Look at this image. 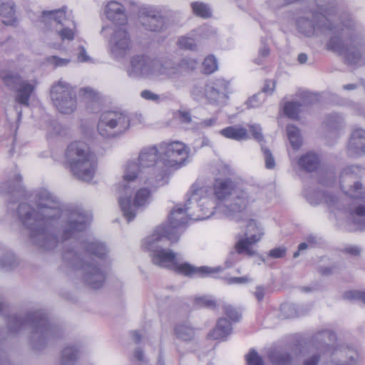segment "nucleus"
I'll use <instances>...</instances> for the list:
<instances>
[{
  "label": "nucleus",
  "mask_w": 365,
  "mask_h": 365,
  "mask_svg": "<svg viewBox=\"0 0 365 365\" xmlns=\"http://www.w3.org/2000/svg\"><path fill=\"white\" fill-rule=\"evenodd\" d=\"M18 264L14 255L11 252L6 253L0 259V267L6 270L16 267Z\"/></svg>",
  "instance_id": "43"
},
{
  "label": "nucleus",
  "mask_w": 365,
  "mask_h": 365,
  "mask_svg": "<svg viewBox=\"0 0 365 365\" xmlns=\"http://www.w3.org/2000/svg\"><path fill=\"white\" fill-rule=\"evenodd\" d=\"M265 289L262 286H258L256 287V291L255 292V296L257 299L260 302L263 299L264 296Z\"/></svg>",
  "instance_id": "63"
},
{
  "label": "nucleus",
  "mask_w": 365,
  "mask_h": 365,
  "mask_svg": "<svg viewBox=\"0 0 365 365\" xmlns=\"http://www.w3.org/2000/svg\"><path fill=\"white\" fill-rule=\"evenodd\" d=\"M298 164L302 169L312 172L319 166V158L317 154L309 152L299 158Z\"/></svg>",
  "instance_id": "36"
},
{
  "label": "nucleus",
  "mask_w": 365,
  "mask_h": 365,
  "mask_svg": "<svg viewBox=\"0 0 365 365\" xmlns=\"http://www.w3.org/2000/svg\"><path fill=\"white\" fill-rule=\"evenodd\" d=\"M174 331L176 337L184 341H190L195 336V329L187 323L175 325Z\"/></svg>",
  "instance_id": "37"
},
{
  "label": "nucleus",
  "mask_w": 365,
  "mask_h": 365,
  "mask_svg": "<svg viewBox=\"0 0 365 365\" xmlns=\"http://www.w3.org/2000/svg\"><path fill=\"white\" fill-rule=\"evenodd\" d=\"M69 58H63L56 56H52L48 58V62L54 67L65 66L70 63Z\"/></svg>",
  "instance_id": "51"
},
{
  "label": "nucleus",
  "mask_w": 365,
  "mask_h": 365,
  "mask_svg": "<svg viewBox=\"0 0 365 365\" xmlns=\"http://www.w3.org/2000/svg\"><path fill=\"white\" fill-rule=\"evenodd\" d=\"M175 115L180 123L185 125H190L192 122L191 114L188 111L178 110Z\"/></svg>",
  "instance_id": "53"
},
{
  "label": "nucleus",
  "mask_w": 365,
  "mask_h": 365,
  "mask_svg": "<svg viewBox=\"0 0 365 365\" xmlns=\"http://www.w3.org/2000/svg\"><path fill=\"white\" fill-rule=\"evenodd\" d=\"M217 62L212 55L206 57L202 63V69L205 73L211 74L217 70Z\"/></svg>",
  "instance_id": "44"
},
{
  "label": "nucleus",
  "mask_w": 365,
  "mask_h": 365,
  "mask_svg": "<svg viewBox=\"0 0 365 365\" xmlns=\"http://www.w3.org/2000/svg\"><path fill=\"white\" fill-rule=\"evenodd\" d=\"M334 354L337 356H344L346 360L331 361L327 365H356L359 361V355L354 349L344 348L336 350Z\"/></svg>",
  "instance_id": "30"
},
{
  "label": "nucleus",
  "mask_w": 365,
  "mask_h": 365,
  "mask_svg": "<svg viewBox=\"0 0 365 365\" xmlns=\"http://www.w3.org/2000/svg\"><path fill=\"white\" fill-rule=\"evenodd\" d=\"M250 130L252 133V137L258 142L264 140V136L262 133V128L259 125L252 124L249 125Z\"/></svg>",
  "instance_id": "52"
},
{
  "label": "nucleus",
  "mask_w": 365,
  "mask_h": 365,
  "mask_svg": "<svg viewBox=\"0 0 365 365\" xmlns=\"http://www.w3.org/2000/svg\"><path fill=\"white\" fill-rule=\"evenodd\" d=\"M193 14L203 19H207L212 16V10L208 4L200 1L191 3Z\"/></svg>",
  "instance_id": "39"
},
{
  "label": "nucleus",
  "mask_w": 365,
  "mask_h": 365,
  "mask_svg": "<svg viewBox=\"0 0 365 365\" xmlns=\"http://www.w3.org/2000/svg\"><path fill=\"white\" fill-rule=\"evenodd\" d=\"M139 19L143 28L149 31L162 32L168 26L166 18L155 10L148 9L143 10Z\"/></svg>",
  "instance_id": "21"
},
{
  "label": "nucleus",
  "mask_w": 365,
  "mask_h": 365,
  "mask_svg": "<svg viewBox=\"0 0 365 365\" xmlns=\"http://www.w3.org/2000/svg\"><path fill=\"white\" fill-rule=\"evenodd\" d=\"M344 297L349 299H355L365 304V292L361 291H349L345 292Z\"/></svg>",
  "instance_id": "48"
},
{
  "label": "nucleus",
  "mask_w": 365,
  "mask_h": 365,
  "mask_svg": "<svg viewBox=\"0 0 365 365\" xmlns=\"http://www.w3.org/2000/svg\"><path fill=\"white\" fill-rule=\"evenodd\" d=\"M80 350L75 346H67L61 352V365H75L79 359Z\"/></svg>",
  "instance_id": "35"
},
{
  "label": "nucleus",
  "mask_w": 365,
  "mask_h": 365,
  "mask_svg": "<svg viewBox=\"0 0 365 365\" xmlns=\"http://www.w3.org/2000/svg\"><path fill=\"white\" fill-rule=\"evenodd\" d=\"M249 203V197L247 192L239 190L233 192L224 204L222 212L228 217L235 218L238 214L242 213Z\"/></svg>",
  "instance_id": "22"
},
{
  "label": "nucleus",
  "mask_w": 365,
  "mask_h": 365,
  "mask_svg": "<svg viewBox=\"0 0 365 365\" xmlns=\"http://www.w3.org/2000/svg\"><path fill=\"white\" fill-rule=\"evenodd\" d=\"M302 312L299 311L294 304L284 303L280 307V317L282 319H289L299 317Z\"/></svg>",
  "instance_id": "40"
},
{
  "label": "nucleus",
  "mask_w": 365,
  "mask_h": 365,
  "mask_svg": "<svg viewBox=\"0 0 365 365\" xmlns=\"http://www.w3.org/2000/svg\"><path fill=\"white\" fill-rule=\"evenodd\" d=\"M287 136L293 148L299 149L302 144L299 130L294 125H289L287 127Z\"/></svg>",
  "instance_id": "38"
},
{
  "label": "nucleus",
  "mask_w": 365,
  "mask_h": 365,
  "mask_svg": "<svg viewBox=\"0 0 365 365\" xmlns=\"http://www.w3.org/2000/svg\"><path fill=\"white\" fill-rule=\"evenodd\" d=\"M213 190L215 201L219 200L225 202L232 196L234 192L239 190L235 189L234 182L230 179L217 180Z\"/></svg>",
  "instance_id": "27"
},
{
  "label": "nucleus",
  "mask_w": 365,
  "mask_h": 365,
  "mask_svg": "<svg viewBox=\"0 0 365 365\" xmlns=\"http://www.w3.org/2000/svg\"><path fill=\"white\" fill-rule=\"evenodd\" d=\"M186 202L192 206L191 216L197 219H206L214 213L216 203L213 187L205 185L200 182H195L187 193Z\"/></svg>",
  "instance_id": "9"
},
{
  "label": "nucleus",
  "mask_w": 365,
  "mask_h": 365,
  "mask_svg": "<svg viewBox=\"0 0 365 365\" xmlns=\"http://www.w3.org/2000/svg\"><path fill=\"white\" fill-rule=\"evenodd\" d=\"M232 328L230 322L226 319L218 320L216 327L210 333L214 339H224L232 332Z\"/></svg>",
  "instance_id": "33"
},
{
  "label": "nucleus",
  "mask_w": 365,
  "mask_h": 365,
  "mask_svg": "<svg viewBox=\"0 0 365 365\" xmlns=\"http://www.w3.org/2000/svg\"><path fill=\"white\" fill-rule=\"evenodd\" d=\"M41 21L54 29L62 40H72L74 37V21L66 16L64 9L43 11Z\"/></svg>",
  "instance_id": "14"
},
{
  "label": "nucleus",
  "mask_w": 365,
  "mask_h": 365,
  "mask_svg": "<svg viewBox=\"0 0 365 365\" xmlns=\"http://www.w3.org/2000/svg\"><path fill=\"white\" fill-rule=\"evenodd\" d=\"M205 92L210 103L224 104L229 98L230 82L224 78L210 80L205 85Z\"/></svg>",
  "instance_id": "19"
},
{
  "label": "nucleus",
  "mask_w": 365,
  "mask_h": 365,
  "mask_svg": "<svg viewBox=\"0 0 365 365\" xmlns=\"http://www.w3.org/2000/svg\"><path fill=\"white\" fill-rule=\"evenodd\" d=\"M325 123L329 128L335 129L343 123V118L336 113H331L327 115Z\"/></svg>",
  "instance_id": "45"
},
{
  "label": "nucleus",
  "mask_w": 365,
  "mask_h": 365,
  "mask_svg": "<svg viewBox=\"0 0 365 365\" xmlns=\"http://www.w3.org/2000/svg\"><path fill=\"white\" fill-rule=\"evenodd\" d=\"M123 179V185L120 190L119 205L123 216L128 222L133 220L136 215V209L144 207L150 202V191L147 188H140L135 192V197L132 202L131 195L133 190L129 184Z\"/></svg>",
  "instance_id": "11"
},
{
  "label": "nucleus",
  "mask_w": 365,
  "mask_h": 365,
  "mask_svg": "<svg viewBox=\"0 0 365 365\" xmlns=\"http://www.w3.org/2000/svg\"><path fill=\"white\" fill-rule=\"evenodd\" d=\"M347 154L351 158L365 154V130L357 128L353 130L347 145Z\"/></svg>",
  "instance_id": "24"
},
{
  "label": "nucleus",
  "mask_w": 365,
  "mask_h": 365,
  "mask_svg": "<svg viewBox=\"0 0 365 365\" xmlns=\"http://www.w3.org/2000/svg\"><path fill=\"white\" fill-rule=\"evenodd\" d=\"M1 192L9 194L15 200H19L26 197V191L21 185V176L15 173L14 179L2 183L0 187Z\"/></svg>",
  "instance_id": "26"
},
{
  "label": "nucleus",
  "mask_w": 365,
  "mask_h": 365,
  "mask_svg": "<svg viewBox=\"0 0 365 365\" xmlns=\"http://www.w3.org/2000/svg\"><path fill=\"white\" fill-rule=\"evenodd\" d=\"M224 311L225 314L233 322H237L241 317L239 312L230 305H225Z\"/></svg>",
  "instance_id": "50"
},
{
  "label": "nucleus",
  "mask_w": 365,
  "mask_h": 365,
  "mask_svg": "<svg viewBox=\"0 0 365 365\" xmlns=\"http://www.w3.org/2000/svg\"><path fill=\"white\" fill-rule=\"evenodd\" d=\"M106 252V245L98 241L73 242L63 252L62 269L66 267L74 270L81 269L85 282L93 289L100 288L106 280V273L93 257L103 258Z\"/></svg>",
  "instance_id": "3"
},
{
  "label": "nucleus",
  "mask_w": 365,
  "mask_h": 365,
  "mask_svg": "<svg viewBox=\"0 0 365 365\" xmlns=\"http://www.w3.org/2000/svg\"><path fill=\"white\" fill-rule=\"evenodd\" d=\"M160 158V148L156 146L146 147L141 150L138 156L139 164L130 161L126 165L123 178L128 182L138 179L150 187L162 186L167 183V171L156 165Z\"/></svg>",
  "instance_id": "5"
},
{
  "label": "nucleus",
  "mask_w": 365,
  "mask_h": 365,
  "mask_svg": "<svg viewBox=\"0 0 365 365\" xmlns=\"http://www.w3.org/2000/svg\"><path fill=\"white\" fill-rule=\"evenodd\" d=\"M314 2L316 9L312 8L298 18V31L309 37L329 32L331 37L327 48L342 56L349 66L362 65L365 43L354 21L347 16L339 23L334 16L336 12L334 0H314Z\"/></svg>",
  "instance_id": "2"
},
{
  "label": "nucleus",
  "mask_w": 365,
  "mask_h": 365,
  "mask_svg": "<svg viewBox=\"0 0 365 365\" xmlns=\"http://www.w3.org/2000/svg\"><path fill=\"white\" fill-rule=\"evenodd\" d=\"M131 49L130 36L125 27H116L109 41V51L116 60L124 58Z\"/></svg>",
  "instance_id": "16"
},
{
  "label": "nucleus",
  "mask_w": 365,
  "mask_h": 365,
  "mask_svg": "<svg viewBox=\"0 0 365 365\" xmlns=\"http://www.w3.org/2000/svg\"><path fill=\"white\" fill-rule=\"evenodd\" d=\"M286 251L285 247H275L269 251V256L272 258H282L285 255Z\"/></svg>",
  "instance_id": "56"
},
{
  "label": "nucleus",
  "mask_w": 365,
  "mask_h": 365,
  "mask_svg": "<svg viewBox=\"0 0 365 365\" xmlns=\"http://www.w3.org/2000/svg\"><path fill=\"white\" fill-rule=\"evenodd\" d=\"M9 329L16 332L24 326L31 329V343L36 349L43 348L47 341L59 335L60 328L50 323L47 315L41 310L30 311L25 317L12 314L7 316Z\"/></svg>",
  "instance_id": "6"
},
{
  "label": "nucleus",
  "mask_w": 365,
  "mask_h": 365,
  "mask_svg": "<svg viewBox=\"0 0 365 365\" xmlns=\"http://www.w3.org/2000/svg\"><path fill=\"white\" fill-rule=\"evenodd\" d=\"M154 58L146 55H135L131 57L126 69L127 74L133 78H150L153 77Z\"/></svg>",
  "instance_id": "17"
},
{
  "label": "nucleus",
  "mask_w": 365,
  "mask_h": 365,
  "mask_svg": "<svg viewBox=\"0 0 365 365\" xmlns=\"http://www.w3.org/2000/svg\"><path fill=\"white\" fill-rule=\"evenodd\" d=\"M336 341V334L327 329L319 331L312 337V341L317 349L321 351L329 352L331 354H334L336 351L334 348Z\"/></svg>",
  "instance_id": "23"
},
{
  "label": "nucleus",
  "mask_w": 365,
  "mask_h": 365,
  "mask_svg": "<svg viewBox=\"0 0 365 365\" xmlns=\"http://www.w3.org/2000/svg\"><path fill=\"white\" fill-rule=\"evenodd\" d=\"M263 233L258 227L257 222L253 219L248 220L245 238L240 239L235 244V248L237 254L245 253L248 256H253L256 252L250 248V246L259 242Z\"/></svg>",
  "instance_id": "18"
},
{
  "label": "nucleus",
  "mask_w": 365,
  "mask_h": 365,
  "mask_svg": "<svg viewBox=\"0 0 365 365\" xmlns=\"http://www.w3.org/2000/svg\"><path fill=\"white\" fill-rule=\"evenodd\" d=\"M178 240L179 233L178 232L173 234L168 230L156 229L151 235L145 239L143 246L152 253V262L154 264L168 268L185 276L205 277L222 271L220 267L212 268L202 266L197 267L187 262L180 263L181 259L178 257V254L166 248L171 244L177 242Z\"/></svg>",
  "instance_id": "4"
},
{
  "label": "nucleus",
  "mask_w": 365,
  "mask_h": 365,
  "mask_svg": "<svg viewBox=\"0 0 365 365\" xmlns=\"http://www.w3.org/2000/svg\"><path fill=\"white\" fill-rule=\"evenodd\" d=\"M261 149L265 160V167L267 169L274 168L275 167V160L271 150L263 145H262Z\"/></svg>",
  "instance_id": "46"
},
{
  "label": "nucleus",
  "mask_w": 365,
  "mask_h": 365,
  "mask_svg": "<svg viewBox=\"0 0 365 365\" xmlns=\"http://www.w3.org/2000/svg\"><path fill=\"white\" fill-rule=\"evenodd\" d=\"M51 98L57 110L61 113H72L76 108V94L67 82L59 80L51 89Z\"/></svg>",
  "instance_id": "13"
},
{
  "label": "nucleus",
  "mask_w": 365,
  "mask_h": 365,
  "mask_svg": "<svg viewBox=\"0 0 365 365\" xmlns=\"http://www.w3.org/2000/svg\"><path fill=\"white\" fill-rule=\"evenodd\" d=\"M130 118L128 114L120 110H108L101 114L97 130L106 139L118 138L130 128Z\"/></svg>",
  "instance_id": "10"
},
{
  "label": "nucleus",
  "mask_w": 365,
  "mask_h": 365,
  "mask_svg": "<svg viewBox=\"0 0 365 365\" xmlns=\"http://www.w3.org/2000/svg\"><path fill=\"white\" fill-rule=\"evenodd\" d=\"M78 58L81 62H86L90 58L86 53V49L83 46H79V53Z\"/></svg>",
  "instance_id": "64"
},
{
  "label": "nucleus",
  "mask_w": 365,
  "mask_h": 365,
  "mask_svg": "<svg viewBox=\"0 0 365 365\" xmlns=\"http://www.w3.org/2000/svg\"><path fill=\"white\" fill-rule=\"evenodd\" d=\"M140 96L148 101H157L159 100L160 97L158 95L154 93L153 92L149 90H144L140 93Z\"/></svg>",
  "instance_id": "58"
},
{
  "label": "nucleus",
  "mask_w": 365,
  "mask_h": 365,
  "mask_svg": "<svg viewBox=\"0 0 365 365\" xmlns=\"http://www.w3.org/2000/svg\"><path fill=\"white\" fill-rule=\"evenodd\" d=\"M105 11L107 18L115 24L123 25L126 22L125 9L120 3L115 1L108 2Z\"/></svg>",
  "instance_id": "28"
},
{
  "label": "nucleus",
  "mask_w": 365,
  "mask_h": 365,
  "mask_svg": "<svg viewBox=\"0 0 365 365\" xmlns=\"http://www.w3.org/2000/svg\"><path fill=\"white\" fill-rule=\"evenodd\" d=\"M221 135L225 138L235 140H247L249 135L246 128L240 126H229L220 130Z\"/></svg>",
  "instance_id": "34"
},
{
  "label": "nucleus",
  "mask_w": 365,
  "mask_h": 365,
  "mask_svg": "<svg viewBox=\"0 0 365 365\" xmlns=\"http://www.w3.org/2000/svg\"><path fill=\"white\" fill-rule=\"evenodd\" d=\"M275 81L272 80H267L265 81L264 87L262 88V91L263 93H267V94H272L275 88Z\"/></svg>",
  "instance_id": "59"
},
{
  "label": "nucleus",
  "mask_w": 365,
  "mask_h": 365,
  "mask_svg": "<svg viewBox=\"0 0 365 365\" xmlns=\"http://www.w3.org/2000/svg\"><path fill=\"white\" fill-rule=\"evenodd\" d=\"M321 356L319 353L314 354L313 355L306 358L302 365H318L320 361Z\"/></svg>",
  "instance_id": "57"
},
{
  "label": "nucleus",
  "mask_w": 365,
  "mask_h": 365,
  "mask_svg": "<svg viewBox=\"0 0 365 365\" xmlns=\"http://www.w3.org/2000/svg\"><path fill=\"white\" fill-rule=\"evenodd\" d=\"M178 43L181 48L194 50L196 47L195 41L191 37L182 36L179 41Z\"/></svg>",
  "instance_id": "49"
},
{
  "label": "nucleus",
  "mask_w": 365,
  "mask_h": 365,
  "mask_svg": "<svg viewBox=\"0 0 365 365\" xmlns=\"http://www.w3.org/2000/svg\"><path fill=\"white\" fill-rule=\"evenodd\" d=\"M79 95L86 102L88 108L91 112L96 113L101 110V101L99 93L91 88H81Z\"/></svg>",
  "instance_id": "29"
},
{
  "label": "nucleus",
  "mask_w": 365,
  "mask_h": 365,
  "mask_svg": "<svg viewBox=\"0 0 365 365\" xmlns=\"http://www.w3.org/2000/svg\"><path fill=\"white\" fill-rule=\"evenodd\" d=\"M134 357L137 361H138L141 364H144L146 362V359H145L143 351L140 348H138L135 350Z\"/></svg>",
  "instance_id": "62"
},
{
  "label": "nucleus",
  "mask_w": 365,
  "mask_h": 365,
  "mask_svg": "<svg viewBox=\"0 0 365 365\" xmlns=\"http://www.w3.org/2000/svg\"><path fill=\"white\" fill-rule=\"evenodd\" d=\"M32 202L36 210L22 202L17 213L29 231L31 242L43 250H53L60 242L74 237L86 230L92 220L91 214L82 209L63 212L58 197L46 189L36 191Z\"/></svg>",
  "instance_id": "1"
},
{
  "label": "nucleus",
  "mask_w": 365,
  "mask_h": 365,
  "mask_svg": "<svg viewBox=\"0 0 365 365\" xmlns=\"http://www.w3.org/2000/svg\"><path fill=\"white\" fill-rule=\"evenodd\" d=\"M301 98L302 101L299 103L302 104V106H309L314 103L317 100L316 97L309 92L302 93Z\"/></svg>",
  "instance_id": "55"
},
{
  "label": "nucleus",
  "mask_w": 365,
  "mask_h": 365,
  "mask_svg": "<svg viewBox=\"0 0 365 365\" xmlns=\"http://www.w3.org/2000/svg\"><path fill=\"white\" fill-rule=\"evenodd\" d=\"M301 104L299 101L287 102L284 106V112L286 115L292 119H296L301 110Z\"/></svg>",
  "instance_id": "41"
},
{
  "label": "nucleus",
  "mask_w": 365,
  "mask_h": 365,
  "mask_svg": "<svg viewBox=\"0 0 365 365\" xmlns=\"http://www.w3.org/2000/svg\"><path fill=\"white\" fill-rule=\"evenodd\" d=\"M361 172L359 166L344 168L340 175V187L348 197L364 200L350 210V215L354 224L365 227V185L361 180Z\"/></svg>",
  "instance_id": "7"
},
{
  "label": "nucleus",
  "mask_w": 365,
  "mask_h": 365,
  "mask_svg": "<svg viewBox=\"0 0 365 365\" xmlns=\"http://www.w3.org/2000/svg\"><path fill=\"white\" fill-rule=\"evenodd\" d=\"M153 67V77L165 76L168 78H174L180 72V65L168 58H154Z\"/></svg>",
  "instance_id": "25"
},
{
  "label": "nucleus",
  "mask_w": 365,
  "mask_h": 365,
  "mask_svg": "<svg viewBox=\"0 0 365 365\" xmlns=\"http://www.w3.org/2000/svg\"><path fill=\"white\" fill-rule=\"evenodd\" d=\"M0 16L3 18V24L6 25H11L16 21L14 1L2 0L0 4Z\"/></svg>",
  "instance_id": "32"
},
{
  "label": "nucleus",
  "mask_w": 365,
  "mask_h": 365,
  "mask_svg": "<svg viewBox=\"0 0 365 365\" xmlns=\"http://www.w3.org/2000/svg\"><path fill=\"white\" fill-rule=\"evenodd\" d=\"M188 158V151L185 144L179 141L162 143L160 145V158L166 167H178Z\"/></svg>",
  "instance_id": "15"
},
{
  "label": "nucleus",
  "mask_w": 365,
  "mask_h": 365,
  "mask_svg": "<svg viewBox=\"0 0 365 365\" xmlns=\"http://www.w3.org/2000/svg\"><path fill=\"white\" fill-rule=\"evenodd\" d=\"M65 157L73 175L83 181H91L96 173L97 160L88 145L83 141H74L68 146Z\"/></svg>",
  "instance_id": "8"
},
{
  "label": "nucleus",
  "mask_w": 365,
  "mask_h": 365,
  "mask_svg": "<svg viewBox=\"0 0 365 365\" xmlns=\"http://www.w3.org/2000/svg\"><path fill=\"white\" fill-rule=\"evenodd\" d=\"M193 210L192 206H190L188 203L185 202L184 207H178L171 211L169 215V223L167 226L160 227L157 229L168 230L173 234L178 232L180 237L182 233L181 227L187 223L188 217L191 220H199L195 216L190 215Z\"/></svg>",
  "instance_id": "20"
},
{
  "label": "nucleus",
  "mask_w": 365,
  "mask_h": 365,
  "mask_svg": "<svg viewBox=\"0 0 365 365\" xmlns=\"http://www.w3.org/2000/svg\"><path fill=\"white\" fill-rule=\"evenodd\" d=\"M247 365H264L261 356L255 350H251L246 356Z\"/></svg>",
  "instance_id": "47"
},
{
  "label": "nucleus",
  "mask_w": 365,
  "mask_h": 365,
  "mask_svg": "<svg viewBox=\"0 0 365 365\" xmlns=\"http://www.w3.org/2000/svg\"><path fill=\"white\" fill-rule=\"evenodd\" d=\"M250 281V279L247 277H235L226 279V282L227 284H244L249 282Z\"/></svg>",
  "instance_id": "61"
},
{
  "label": "nucleus",
  "mask_w": 365,
  "mask_h": 365,
  "mask_svg": "<svg viewBox=\"0 0 365 365\" xmlns=\"http://www.w3.org/2000/svg\"><path fill=\"white\" fill-rule=\"evenodd\" d=\"M195 304L198 307H204L210 309H215L217 307V301L212 297L209 296L195 297Z\"/></svg>",
  "instance_id": "42"
},
{
  "label": "nucleus",
  "mask_w": 365,
  "mask_h": 365,
  "mask_svg": "<svg viewBox=\"0 0 365 365\" xmlns=\"http://www.w3.org/2000/svg\"><path fill=\"white\" fill-rule=\"evenodd\" d=\"M268 358L274 365H291L292 361L291 354L282 349H270Z\"/></svg>",
  "instance_id": "31"
},
{
  "label": "nucleus",
  "mask_w": 365,
  "mask_h": 365,
  "mask_svg": "<svg viewBox=\"0 0 365 365\" xmlns=\"http://www.w3.org/2000/svg\"><path fill=\"white\" fill-rule=\"evenodd\" d=\"M52 126L53 130L51 131V134L56 135H63L66 134V128L62 125L58 123H54L52 124Z\"/></svg>",
  "instance_id": "60"
},
{
  "label": "nucleus",
  "mask_w": 365,
  "mask_h": 365,
  "mask_svg": "<svg viewBox=\"0 0 365 365\" xmlns=\"http://www.w3.org/2000/svg\"><path fill=\"white\" fill-rule=\"evenodd\" d=\"M264 100V98L262 97V94L259 93L250 98L246 103L249 108H256L258 107Z\"/></svg>",
  "instance_id": "54"
},
{
  "label": "nucleus",
  "mask_w": 365,
  "mask_h": 365,
  "mask_svg": "<svg viewBox=\"0 0 365 365\" xmlns=\"http://www.w3.org/2000/svg\"><path fill=\"white\" fill-rule=\"evenodd\" d=\"M0 78L6 88L16 92L15 97L16 103L25 106H29V99L34 91V86L32 84L24 80L19 72L9 68L0 71Z\"/></svg>",
  "instance_id": "12"
}]
</instances>
